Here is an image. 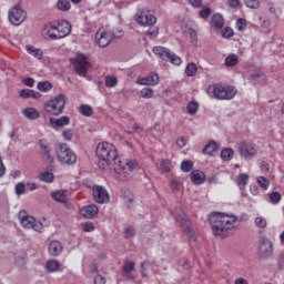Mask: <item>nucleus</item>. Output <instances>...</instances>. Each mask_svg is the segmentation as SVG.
I'll list each match as a JSON object with an SVG mask.
<instances>
[{"label": "nucleus", "instance_id": "nucleus-1", "mask_svg": "<svg viewBox=\"0 0 284 284\" xmlns=\"http://www.w3.org/2000/svg\"><path fill=\"white\" fill-rule=\"evenodd\" d=\"M97 156L100 161H103V165H112L113 174L118 181H130L132 179V171L136 168V161L126 160L123 163L114 144L100 142L97 146Z\"/></svg>", "mask_w": 284, "mask_h": 284}, {"label": "nucleus", "instance_id": "nucleus-2", "mask_svg": "<svg viewBox=\"0 0 284 284\" xmlns=\"http://www.w3.org/2000/svg\"><path fill=\"white\" fill-rule=\"evenodd\" d=\"M209 223L214 236H221L223 239L227 236V232H230V230L234 229L236 216L223 214L221 212H213L209 215Z\"/></svg>", "mask_w": 284, "mask_h": 284}, {"label": "nucleus", "instance_id": "nucleus-3", "mask_svg": "<svg viewBox=\"0 0 284 284\" xmlns=\"http://www.w3.org/2000/svg\"><path fill=\"white\" fill-rule=\"evenodd\" d=\"M70 32H72V24L68 20H60L57 26L52 23L45 24L42 29V37L51 41H58L69 37Z\"/></svg>", "mask_w": 284, "mask_h": 284}, {"label": "nucleus", "instance_id": "nucleus-4", "mask_svg": "<svg viewBox=\"0 0 284 284\" xmlns=\"http://www.w3.org/2000/svg\"><path fill=\"white\" fill-rule=\"evenodd\" d=\"M43 110L45 114L50 116H59V114H63V110H65V95L59 94L51 98L43 104Z\"/></svg>", "mask_w": 284, "mask_h": 284}, {"label": "nucleus", "instance_id": "nucleus-5", "mask_svg": "<svg viewBox=\"0 0 284 284\" xmlns=\"http://www.w3.org/2000/svg\"><path fill=\"white\" fill-rule=\"evenodd\" d=\"M123 37V31L119 30L116 33L109 31L108 29H99L95 33V42L99 48H108L109 43H112V39Z\"/></svg>", "mask_w": 284, "mask_h": 284}, {"label": "nucleus", "instance_id": "nucleus-6", "mask_svg": "<svg viewBox=\"0 0 284 284\" xmlns=\"http://www.w3.org/2000/svg\"><path fill=\"white\" fill-rule=\"evenodd\" d=\"M20 224L26 230H34V232H43V224L37 221L32 215H29L26 211H20L18 214Z\"/></svg>", "mask_w": 284, "mask_h": 284}, {"label": "nucleus", "instance_id": "nucleus-7", "mask_svg": "<svg viewBox=\"0 0 284 284\" xmlns=\"http://www.w3.org/2000/svg\"><path fill=\"white\" fill-rule=\"evenodd\" d=\"M57 156L58 161L64 163V165H74V163H77V154H74L65 143L57 148Z\"/></svg>", "mask_w": 284, "mask_h": 284}, {"label": "nucleus", "instance_id": "nucleus-8", "mask_svg": "<svg viewBox=\"0 0 284 284\" xmlns=\"http://www.w3.org/2000/svg\"><path fill=\"white\" fill-rule=\"evenodd\" d=\"M174 216L175 221H178L181 227H183V230L189 234L190 241H196V232L192 230V222H190L183 210L179 207L175 209Z\"/></svg>", "mask_w": 284, "mask_h": 284}, {"label": "nucleus", "instance_id": "nucleus-9", "mask_svg": "<svg viewBox=\"0 0 284 284\" xmlns=\"http://www.w3.org/2000/svg\"><path fill=\"white\" fill-rule=\"evenodd\" d=\"M237 152L244 161H252L258 153V148L252 142L242 141L237 143Z\"/></svg>", "mask_w": 284, "mask_h": 284}, {"label": "nucleus", "instance_id": "nucleus-10", "mask_svg": "<svg viewBox=\"0 0 284 284\" xmlns=\"http://www.w3.org/2000/svg\"><path fill=\"white\" fill-rule=\"evenodd\" d=\"M153 53L162 59V61H170V63H172L173 65H181L183 63L181 57L176 55L164 47H154Z\"/></svg>", "mask_w": 284, "mask_h": 284}, {"label": "nucleus", "instance_id": "nucleus-11", "mask_svg": "<svg viewBox=\"0 0 284 284\" xmlns=\"http://www.w3.org/2000/svg\"><path fill=\"white\" fill-rule=\"evenodd\" d=\"M71 63L79 77H85V74H88V70H90V61H88L85 54L78 53L75 58L71 59Z\"/></svg>", "mask_w": 284, "mask_h": 284}, {"label": "nucleus", "instance_id": "nucleus-12", "mask_svg": "<svg viewBox=\"0 0 284 284\" xmlns=\"http://www.w3.org/2000/svg\"><path fill=\"white\" fill-rule=\"evenodd\" d=\"M215 99L222 101H231L233 97H236V89L234 87H223L221 84H215L212 88Z\"/></svg>", "mask_w": 284, "mask_h": 284}, {"label": "nucleus", "instance_id": "nucleus-13", "mask_svg": "<svg viewBox=\"0 0 284 284\" xmlns=\"http://www.w3.org/2000/svg\"><path fill=\"white\" fill-rule=\"evenodd\" d=\"M28 13L21 7L14 6L9 11V21L12 26H21L22 22L26 21Z\"/></svg>", "mask_w": 284, "mask_h": 284}, {"label": "nucleus", "instance_id": "nucleus-14", "mask_svg": "<svg viewBox=\"0 0 284 284\" xmlns=\"http://www.w3.org/2000/svg\"><path fill=\"white\" fill-rule=\"evenodd\" d=\"M135 21L136 23H139V26L148 28L156 23V17H154V14L150 13L149 11L143 10V11H139L135 14Z\"/></svg>", "mask_w": 284, "mask_h": 284}, {"label": "nucleus", "instance_id": "nucleus-15", "mask_svg": "<svg viewBox=\"0 0 284 284\" xmlns=\"http://www.w3.org/2000/svg\"><path fill=\"white\" fill-rule=\"evenodd\" d=\"M92 194L95 203H100V205H103V203H110V193H108L105 187L101 185H93Z\"/></svg>", "mask_w": 284, "mask_h": 284}, {"label": "nucleus", "instance_id": "nucleus-16", "mask_svg": "<svg viewBox=\"0 0 284 284\" xmlns=\"http://www.w3.org/2000/svg\"><path fill=\"white\" fill-rule=\"evenodd\" d=\"M258 254L262 258H270L274 254V244L266 237L260 239Z\"/></svg>", "mask_w": 284, "mask_h": 284}, {"label": "nucleus", "instance_id": "nucleus-17", "mask_svg": "<svg viewBox=\"0 0 284 284\" xmlns=\"http://www.w3.org/2000/svg\"><path fill=\"white\" fill-rule=\"evenodd\" d=\"M38 144H39L41 154L45 156L47 161H49V163L51 164L54 163V156H52L50 143L48 142V140L41 139L39 140Z\"/></svg>", "mask_w": 284, "mask_h": 284}, {"label": "nucleus", "instance_id": "nucleus-18", "mask_svg": "<svg viewBox=\"0 0 284 284\" xmlns=\"http://www.w3.org/2000/svg\"><path fill=\"white\" fill-rule=\"evenodd\" d=\"M138 85H159V74L152 72L144 78L136 79Z\"/></svg>", "mask_w": 284, "mask_h": 284}, {"label": "nucleus", "instance_id": "nucleus-19", "mask_svg": "<svg viewBox=\"0 0 284 284\" xmlns=\"http://www.w3.org/2000/svg\"><path fill=\"white\" fill-rule=\"evenodd\" d=\"M80 214L81 216H84V219H94V216L99 214V206H97V204L83 206L80 210Z\"/></svg>", "mask_w": 284, "mask_h": 284}, {"label": "nucleus", "instance_id": "nucleus-20", "mask_svg": "<svg viewBox=\"0 0 284 284\" xmlns=\"http://www.w3.org/2000/svg\"><path fill=\"white\" fill-rule=\"evenodd\" d=\"M70 196V192L68 190H58L51 192V199L57 201V203H68V197Z\"/></svg>", "mask_w": 284, "mask_h": 284}, {"label": "nucleus", "instance_id": "nucleus-21", "mask_svg": "<svg viewBox=\"0 0 284 284\" xmlns=\"http://www.w3.org/2000/svg\"><path fill=\"white\" fill-rule=\"evenodd\" d=\"M51 128H65V125H70V118L68 115H62L61 118H51L49 120Z\"/></svg>", "mask_w": 284, "mask_h": 284}, {"label": "nucleus", "instance_id": "nucleus-22", "mask_svg": "<svg viewBox=\"0 0 284 284\" xmlns=\"http://www.w3.org/2000/svg\"><path fill=\"white\" fill-rule=\"evenodd\" d=\"M50 256H60L63 252V244L59 241H51L48 246Z\"/></svg>", "mask_w": 284, "mask_h": 284}, {"label": "nucleus", "instance_id": "nucleus-23", "mask_svg": "<svg viewBox=\"0 0 284 284\" xmlns=\"http://www.w3.org/2000/svg\"><path fill=\"white\" fill-rule=\"evenodd\" d=\"M202 152L207 156H214V153L219 152V143L214 140L209 141Z\"/></svg>", "mask_w": 284, "mask_h": 284}, {"label": "nucleus", "instance_id": "nucleus-24", "mask_svg": "<svg viewBox=\"0 0 284 284\" xmlns=\"http://www.w3.org/2000/svg\"><path fill=\"white\" fill-rule=\"evenodd\" d=\"M211 26L212 28H215V30H223V26H225V19L221 13L213 14L211 19Z\"/></svg>", "mask_w": 284, "mask_h": 284}, {"label": "nucleus", "instance_id": "nucleus-25", "mask_svg": "<svg viewBox=\"0 0 284 284\" xmlns=\"http://www.w3.org/2000/svg\"><path fill=\"white\" fill-rule=\"evenodd\" d=\"M22 114L29 121H37V119L41 116L39 111L34 108H26L24 110H22Z\"/></svg>", "mask_w": 284, "mask_h": 284}, {"label": "nucleus", "instance_id": "nucleus-26", "mask_svg": "<svg viewBox=\"0 0 284 284\" xmlns=\"http://www.w3.org/2000/svg\"><path fill=\"white\" fill-rule=\"evenodd\" d=\"M132 272H134V262H125L123 265V273L122 276L124 278H128V281L134 278L132 275Z\"/></svg>", "mask_w": 284, "mask_h": 284}, {"label": "nucleus", "instance_id": "nucleus-27", "mask_svg": "<svg viewBox=\"0 0 284 284\" xmlns=\"http://www.w3.org/2000/svg\"><path fill=\"white\" fill-rule=\"evenodd\" d=\"M191 181L195 185H201L205 182V173L201 171H192L191 172Z\"/></svg>", "mask_w": 284, "mask_h": 284}, {"label": "nucleus", "instance_id": "nucleus-28", "mask_svg": "<svg viewBox=\"0 0 284 284\" xmlns=\"http://www.w3.org/2000/svg\"><path fill=\"white\" fill-rule=\"evenodd\" d=\"M22 99H41V94L34 90L23 89L20 91Z\"/></svg>", "mask_w": 284, "mask_h": 284}, {"label": "nucleus", "instance_id": "nucleus-29", "mask_svg": "<svg viewBox=\"0 0 284 284\" xmlns=\"http://www.w3.org/2000/svg\"><path fill=\"white\" fill-rule=\"evenodd\" d=\"M122 199L126 206L132 207V205H134V194L132 193V191H122Z\"/></svg>", "mask_w": 284, "mask_h": 284}, {"label": "nucleus", "instance_id": "nucleus-30", "mask_svg": "<svg viewBox=\"0 0 284 284\" xmlns=\"http://www.w3.org/2000/svg\"><path fill=\"white\" fill-rule=\"evenodd\" d=\"M27 52H28V54H30L34 59H38V61L43 59V51H41V49L36 48L33 45H28L27 47Z\"/></svg>", "mask_w": 284, "mask_h": 284}, {"label": "nucleus", "instance_id": "nucleus-31", "mask_svg": "<svg viewBox=\"0 0 284 284\" xmlns=\"http://www.w3.org/2000/svg\"><path fill=\"white\" fill-rule=\"evenodd\" d=\"M199 72V67L196 65V63L191 62L187 63L184 70V73L186 77H196Z\"/></svg>", "mask_w": 284, "mask_h": 284}, {"label": "nucleus", "instance_id": "nucleus-32", "mask_svg": "<svg viewBox=\"0 0 284 284\" xmlns=\"http://www.w3.org/2000/svg\"><path fill=\"white\" fill-rule=\"evenodd\" d=\"M55 6L57 9L60 10V12H70L72 8L70 0H58Z\"/></svg>", "mask_w": 284, "mask_h": 284}, {"label": "nucleus", "instance_id": "nucleus-33", "mask_svg": "<svg viewBox=\"0 0 284 284\" xmlns=\"http://www.w3.org/2000/svg\"><path fill=\"white\" fill-rule=\"evenodd\" d=\"M39 180L43 183H53L54 181V173L52 171H44L39 174Z\"/></svg>", "mask_w": 284, "mask_h": 284}, {"label": "nucleus", "instance_id": "nucleus-34", "mask_svg": "<svg viewBox=\"0 0 284 284\" xmlns=\"http://www.w3.org/2000/svg\"><path fill=\"white\" fill-rule=\"evenodd\" d=\"M59 267H61V264L57 260H49L45 263V268L50 273L59 272Z\"/></svg>", "mask_w": 284, "mask_h": 284}, {"label": "nucleus", "instance_id": "nucleus-35", "mask_svg": "<svg viewBox=\"0 0 284 284\" xmlns=\"http://www.w3.org/2000/svg\"><path fill=\"white\" fill-rule=\"evenodd\" d=\"M222 161H232L234 159V149L226 148L221 151Z\"/></svg>", "mask_w": 284, "mask_h": 284}, {"label": "nucleus", "instance_id": "nucleus-36", "mask_svg": "<svg viewBox=\"0 0 284 284\" xmlns=\"http://www.w3.org/2000/svg\"><path fill=\"white\" fill-rule=\"evenodd\" d=\"M79 112L82 114V116H92V114H94V110L88 104L80 105Z\"/></svg>", "mask_w": 284, "mask_h": 284}, {"label": "nucleus", "instance_id": "nucleus-37", "mask_svg": "<svg viewBox=\"0 0 284 284\" xmlns=\"http://www.w3.org/2000/svg\"><path fill=\"white\" fill-rule=\"evenodd\" d=\"M250 182V176L247 174L242 173L237 176V185L242 190V187H245L247 183Z\"/></svg>", "mask_w": 284, "mask_h": 284}, {"label": "nucleus", "instance_id": "nucleus-38", "mask_svg": "<svg viewBox=\"0 0 284 284\" xmlns=\"http://www.w3.org/2000/svg\"><path fill=\"white\" fill-rule=\"evenodd\" d=\"M104 83L106 88H116V85H119V80L114 75H108Z\"/></svg>", "mask_w": 284, "mask_h": 284}, {"label": "nucleus", "instance_id": "nucleus-39", "mask_svg": "<svg viewBox=\"0 0 284 284\" xmlns=\"http://www.w3.org/2000/svg\"><path fill=\"white\" fill-rule=\"evenodd\" d=\"M237 63L239 58L235 54H231L225 59V65H227V68H234V65H237Z\"/></svg>", "mask_w": 284, "mask_h": 284}, {"label": "nucleus", "instance_id": "nucleus-40", "mask_svg": "<svg viewBox=\"0 0 284 284\" xmlns=\"http://www.w3.org/2000/svg\"><path fill=\"white\" fill-rule=\"evenodd\" d=\"M38 90H40V92H50L52 90V83L48 81L39 82Z\"/></svg>", "mask_w": 284, "mask_h": 284}, {"label": "nucleus", "instance_id": "nucleus-41", "mask_svg": "<svg viewBox=\"0 0 284 284\" xmlns=\"http://www.w3.org/2000/svg\"><path fill=\"white\" fill-rule=\"evenodd\" d=\"M254 223L260 230H265V227H267V220L263 216L255 217Z\"/></svg>", "mask_w": 284, "mask_h": 284}, {"label": "nucleus", "instance_id": "nucleus-42", "mask_svg": "<svg viewBox=\"0 0 284 284\" xmlns=\"http://www.w3.org/2000/svg\"><path fill=\"white\" fill-rule=\"evenodd\" d=\"M186 110L191 115H194L196 112H199V102L196 101L189 102Z\"/></svg>", "mask_w": 284, "mask_h": 284}, {"label": "nucleus", "instance_id": "nucleus-43", "mask_svg": "<svg viewBox=\"0 0 284 284\" xmlns=\"http://www.w3.org/2000/svg\"><path fill=\"white\" fill-rule=\"evenodd\" d=\"M142 99H152L154 97V90L152 88H144L140 91Z\"/></svg>", "mask_w": 284, "mask_h": 284}, {"label": "nucleus", "instance_id": "nucleus-44", "mask_svg": "<svg viewBox=\"0 0 284 284\" xmlns=\"http://www.w3.org/2000/svg\"><path fill=\"white\" fill-rule=\"evenodd\" d=\"M160 170H162V172H171L172 162H170V160H163L160 164Z\"/></svg>", "mask_w": 284, "mask_h": 284}, {"label": "nucleus", "instance_id": "nucleus-45", "mask_svg": "<svg viewBox=\"0 0 284 284\" xmlns=\"http://www.w3.org/2000/svg\"><path fill=\"white\" fill-rule=\"evenodd\" d=\"M257 184L260 185V187H262V190H267V187H270V180L264 176H258Z\"/></svg>", "mask_w": 284, "mask_h": 284}, {"label": "nucleus", "instance_id": "nucleus-46", "mask_svg": "<svg viewBox=\"0 0 284 284\" xmlns=\"http://www.w3.org/2000/svg\"><path fill=\"white\" fill-rule=\"evenodd\" d=\"M247 28V22L245 21V19L240 18L236 21V30H239V32H243L245 31V29Z\"/></svg>", "mask_w": 284, "mask_h": 284}, {"label": "nucleus", "instance_id": "nucleus-47", "mask_svg": "<svg viewBox=\"0 0 284 284\" xmlns=\"http://www.w3.org/2000/svg\"><path fill=\"white\" fill-rule=\"evenodd\" d=\"M192 168H194V163H192V161H183L181 163L182 172H190Z\"/></svg>", "mask_w": 284, "mask_h": 284}, {"label": "nucleus", "instance_id": "nucleus-48", "mask_svg": "<svg viewBox=\"0 0 284 284\" xmlns=\"http://www.w3.org/2000/svg\"><path fill=\"white\" fill-rule=\"evenodd\" d=\"M270 202L276 205V203H281V193L273 192L270 194Z\"/></svg>", "mask_w": 284, "mask_h": 284}, {"label": "nucleus", "instance_id": "nucleus-49", "mask_svg": "<svg viewBox=\"0 0 284 284\" xmlns=\"http://www.w3.org/2000/svg\"><path fill=\"white\" fill-rule=\"evenodd\" d=\"M222 37L223 39H232V37H234V30H232L230 27H226L224 30H222Z\"/></svg>", "mask_w": 284, "mask_h": 284}, {"label": "nucleus", "instance_id": "nucleus-50", "mask_svg": "<svg viewBox=\"0 0 284 284\" xmlns=\"http://www.w3.org/2000/svg\"><path fill=\"white\" fill-rule=\"evenodd\" d=\"M14 265L19 268V270H23V267H26V257L23 256H18L14 261Z\"/></svg>", "mask_w": 284, "mask_h": 284}, {"label": "nucleus", "instance_id": "nucleus-51", "mask_svg": "<svg viewBox=\"0 0 284 284\" xmlns=\"http://www.w3.org/2000/svg\"><path fill=\"white\" fill-rule=\"evenodd\" d=\"M210 14H212V9H210L209 7H203L200 11L201 19H207Z\"/></svg>", "mask_w": 284, "mask_h": 284}, {"label": "nucleus", "instance_id": "nucleus-52", "mask_svg": "<svg viewBox=\"0 0 284 284\" xmlns=\"http://www.w3.org/2000/svg\"><path fill=\"white\" fill-rule=\"evenodd\" d=\"M16 194L18 196H21V194H26V184H23L21 182L16 184Z\"/></svg>", "mask_w": 284, "mask_h": 284}, {"label": "nucleus", "instance_id": "nucleus-53", "mask_svg": "<svg viewBox=\"0 0 284 284\" xmlns=\"http://www.w3.org/2000/svg\"><path fill=\"white\" fill-rule=\"evenodd\" d=\"M146 36L150 37L151 39H156L159 37V28L153 27L150 30L146 31Z\"/></svg>", "mask_w": 284, "mask_h": 284}, {"label": "nucleus", "instance_id": "nucleus-54", "mask_svg": "<svg viewBox=\"0 0 284 284\" xmlns=\"http://www.w3.org/2000/svg\"><path fill=\"white\" fill-rule=\"evenodd\" d=\"M245 4L247 6V8H251L252 10H256V8L261 6L258 0H245Z\"/></svg>", "mask_w": 284, "mask_h": 284}, {"label": "nucleus", "instance_id": "nucleus-55", "mask_svg": "<svg viewBox=\"0 0 284 284\" xmlns=\"http://www.w3.org/2000/svg\"><path fill=\"white\" fill-rule=\"evenodd\" d=\"M62 136L65 141H72L74 133L72 132V130L68 129L62 132Z\"/></svg>", "mask_w": 284, "mask_h": 284}, {"label": "nucleus", "instance_id": "nucleus-56", "mask_svg": "<svg viewBox=\"0 0 284 284\" xmlns=\"http://www.w3.org/2000/svg\"><path fill=\"white\" fill-rule=\"evenodd\" d=\"M135 234H136V232L134 231V227L129 226V227L124 229V236L126 239H132V236H134Z\"/></svg>", "mask_w": 284, "mask_h": 284}, {"label": "nucleus", "instance_id": "nucleus-57", "mask_svg": "<svg viewBox=\"0 0 284 284\" xmlns=\"http://www.w3.org/2000/svg\"><path fill=\"white\" fill-rule=\"evenodd\" d=\"M252 79L254 81H258V79L265 81V73H263L262 71H256L255 73H253Z\"/></svg>", "mask_w": 284, "mask_h": 284}, {"label": "nucleus", "instance_id": "nucleus-58", "mask_svg": "<svg viewBox=\"0 0 284 284\" xmlns=\"http://www.w3.org/2000/svg\"><path fill=\"white\" fill-rule=\"evenodd\" d=\"M83 232H94V223H92V222L84 223Z\"/></svg>", "mask_w": 284, "mask_h": 284}, {"label": "nucleus", "instance_id": "nucleus-59", "mask_svg": "<svg viewBox=\"0 0 284 284\" xmlns=\"http://www.w3.org/2000/svg\"><path fill=\"white\" fill-rule=\"evenodd\" d=\"M176 145H178V148H185V145H187V139L179 138L176 140Z\"/></svg>", "mask_w": 284, "mask_h": 284}, {"label": "nucleus", "instance_id": "nucleus-60", "mask_svg": "<svg viewBox=\"0 0 284 284\" xmlns=\"http://www.w3.org/2000/svg\"><path fill=\"white\" fill-rule=\"evenodd\" d=\"M171 190H174L175 192H179L181 190V183H179L175 180L171 181Z\"/></svg>", "mask_w": 284, "mask_h": 284}, {"label": "nucleus", "instance_id": "nucleus-61", "mask_svg": "<svg viewBox=\"0 0 284 284\" xmlns=\"http://www.w3.org/2000/svg\"><path fill=\"white\" fill-rule=\"evenodd\" d=\"M189 3L193 8H201V6H203V0H189Z\"/></svg>", "mask_w": 284, "mask_h": 284}, {"label": "nucleus", "instance_id": "nucleus-62", "mask_svg": "<svg viewBox=\"0 0 284 284\" xmlns=\"http://www.w3.org/2000/svg\"><path fill=\"white\" fill-rule=\"evenodd\" d=\"M139 132H143V128L141 126V124H134L132 131H129V134L139 133Z\"/></svg>", "mask_w": 284, "mask_h": 284}, {"label": "nucleus", "instance_id": "nucleus-63", "mask_svg": "<svg viewBox=\"0 0 284 284\" xmlns=\"http://www.w3.org/2000/svg\"><path fill=\"white\" fill-rule=\"evenodd\" d=\"M230 8H239L241 6V0H227Z\"/></svg>", "mask_w": 284, "mask_h": 284}, {"label": "nucleus", "instance_id": "nucleus-64", "mask_svg": "<svg viewBox=\"0 0 284 284\" xmlns=\"http://www.w3.org/2000/svg\"><path fill=\"white\" fill-rule=\"evenodd\" d=\"M94 284H105V277L101 275L95 276Z\"/></svg>", "mask_w": 284, "mask_h": 284}]
</instances>
